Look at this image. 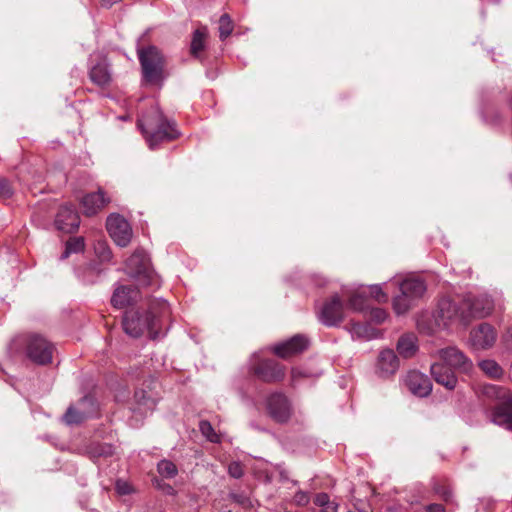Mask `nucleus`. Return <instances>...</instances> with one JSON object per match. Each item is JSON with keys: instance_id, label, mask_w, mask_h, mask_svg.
I'll use <instances>...</instances> for the list:
<instances>
[{"instance_id": "f257e3e1", "label": "nucleus", "mask_w": 512, "mask_h": 512, "mask_svg": "<svg viewBox=\"0 0 512 512\" xmlns=\"http://www.w3.org/2000/svg\"><path fill=\"white\" fill-rule=\"evenodd\" d=\"M435 356L438 361L431 364V375L436 383L448 390L455 389L457 385L456 371L469 373L472 370V361L455 346L439 349Z\"/></svg>"}, {"instance_id": "f03ea898", "label": "nucleus", "mask_w": 512, "mask_h": 512, "mask_svg": "<svg viewBox=\"0 0 512 512\" xmlns=\"http://www.w3.org/2000/svg\"><path fill=\"white\" fill-rule=\"evenodd\" d=\"M168 309L165 301L151 302L147 307H132L123 315V329L131 337L138 338L146 332L155 339L159 334L160 315Z\"/></svg>"}, {"instance_id": "7ed1b4c3", "label": "nucleus", "mask_w": 512, "mask_h": 512, "mask_svg": "<svg viewBox=\"0 0 512 512\" xmlns=\"http://www.w3.org/2000/svg\"><path fill=\"white\" fill-rule=\"evenodd\" d=\"M150 149L165 141H172L179 136L175 123L168 120L157 105L151 106L137 123Z\"/></svg>"}, {"instance_id": "20e7f679", "label": "nucleus", "mask_w": 512, "mask_h": 512, "mask_svg": "<svg viewBox=\"0 0 512 512\" xmlns=\"http://www.w3.org/2000/svg\"><path fill=\"white\" fill-rule=\"evenodd\" d=\"M137 54L143 80L148 84H161L165 79V59L161 51L156 46L149 45L139 48Z\"/></svg>"}, {"instance_id": "39448f33", "label": "nucleus", "mask_w": 512, "mask_h": 512, "mask_svg": "<svg viewBox=\"0 0 512 512\" xmlns=\"http://www.w3.org/2000/svg\"><path fill=\"white\" fill-rule=\"evenodd\" d=\"M433 319L437 329H445L455 324L466 325L468 323L463 301L457 302L450 298H442L439 301L438 307L433 314Z\"/></svg>"}, {"instance_id": "423d86ee", "label": "nucleus", "mask_w": 512, "mask_h": 512, "mask_svg": "<svg viewBox=\"0 0 512 512\" xmlns=\"http://www.w3.org/2000/svg\"><path fill=\"white\" fill-rule=\"evenodd\" d=\"M26 356L33 363L47 365L52 361L54 345L39 334H29L25 337Z\"/></svg>"}, {"instance_id": "0eeeda50", "label": "nucleus", "mask_w": 512, "mask_h": 512, "mask_svg": "<svg viewBox=\"0 0 512 512\" xmlns=\"http://www.w3.org/2000/svg\"><path fill=\"white\" fill-rule=\"evenodd\" d=\"M344 302L338 294L327 299L317 312L318 320L327 327H337L344 320Z\"/></svg>"}, {"instance_id": "6e6552de", "label": "nucleus", "mask_w": 512, "mask_h": 512, "mask_svg": "<svg viewBox=\"0 0 512 512\" xmlns=\"http://www.w3.org/2000/svg\"><path fill=\"white\" fill-rule=\"evenodd\" d=\"M266 410L268 415L280 424L288 422L292 415V406L289 399L280 392H275L267 398Z\"/></svg>"}, {"instance_id": "1a4fd4ad", "label": "nucleus", "mask_w": 512, "mask_h": 512, "mask_svg": "<svg viewBox=\"0 0 512 512\" xmlns=\"http://www.w3.org/2000/svg\"><path fill=\"white\" fill-rule=\"evenodd\" d=\"M251 372L266 383L279 382L285 377V367L273 359H262L251 367Z\"/></svg>"}, {"instance_id": "9d476101", "label": "nucleus", "mask_w": 512, "mask_h": 512, "mask_svg": "<svg viewBox=\"0 0 512 512\" xmlns=\"http://www.w3.org/2000/svg\"><path fill=\"white\" fill-rule=\"evenodd\" d=\"M106 228L113 241L120 247H126L132 238V229L128 221L119 214H111L106 221Z\"/></svg>"}, {"instance_id": "9b49d317", "label": "nucleus", "mask_w": 512, "mask_h": 512, "mask_svg": "<svg viewBox=\"0 0 512 512\" xmlns=\"http://www.w3.org/2000/svg\"><path fill=\"white\" fill-rule=\"evenodd\" d=\"M126 267L133 277H143L145 284L151 283L150 259L143 249H137L126 261Z\"/></svg>"}, {"instance_id": "f8f14e48", "label": "nucleus", "mask_w": 512, "mask_h": 512, "mask_svg": "<svg viewBox=\"0 0 512 512\" xmlns=\"http://www.w3.org/2000/svg\"><path fill=\"white\" fill-rule=\"evenodd\" d=\"M465 307L467 322L471 318H483L488 316L493 310V301L490 297L482 295L478 297L466 296L462 299Z\"/></svg>"}, {"instance_id": "ddd939ff", "label": "nucleus", "mask_w": 512, "mask_h": 512, "mask_svg": "<svg viewBox=\"0 0 512 512\" xmlns=\"http://www.w3.org/2000/svg\"><path fill=\"white\" fill-rule=\"evenodd\" d=\"M497 340L495 328L488 323H481L470 332V343L476 350L491 348Z\"/></svg>"}, {"instance_id": "4468645a", "label": "nucleus", "mask_w": 512, "mask_h": 512, "mask_svg": "<svg viewBox=\"0 0 512 512\" xmlns=\"http://www.w3.org/2000/svg\"><path fill=\"white\" fill-rule=\"evenodd\" d=\"M55 227L64 233L77 231L80 225V217L75 206L70 204L62 205L55 217Z\"/></svg>"}, {"instance_id": "2eb2a0df", "label": "nucleus", "mask_w": 512, "mask_h": 512, "mask_svg": "<svg viewBox=\"0 0 512 512\" xmlns=\"http://www.w3.org/2000/svg\"><path fill=\"white\" fill-rule=\"evenodd\" d=\"M404 382L408 390L418 397H427L432 391L429 377L416 370L408 372Z\"/></svg>"}, {"instance_id": "dca6fc26", "label": "nucleus", "mask_w": 512, "mask_h": 512, "mask_svg": "<svg viewBox=\"0 0 512 512\" xmlns=\"http://www.w3.org/2000/svg\"><path fill=\"white\" fill-rule=\"evenodd\" d=\"M140 298V291L134 285H120L113 292L111 304L115 308L122 309L137 303Z\"/></svg>"}, {"instance_id": "f3484780", "label": "nucleus", "mask_w": 512, "mask_h": 512, "mask_svg": "<svg viewBox=\"0 0 512 512\" xmlns=\"http://www.w3.org/2000/svg\"><path fill=\"white\" fill-rule=\"evenodd\" d=\"M308 344L309 341L304 335L297 334L289 340L275 345L273 352L277 356L286 359L303 352L308 347Z\"/></svg>"}, {"instance_id": "a211bd4d", "label": "nucleus", "mask_w": 512, "mask_h": 512, "mask_svg": "<svg viewBox=\"0 0 512 512\" xmlns=\"http://www.w3.org/2000/svg\"><path fill=\"white\" fill-rule=\"evenodd\" d=\"M399 369V359L392 349L382 350L377 358L376 374L381 378L394 375Z\"/></svg>"}, {"instance_id": "6ab92c4d", "label": "nucleus", "mask_w": 512, "mask_h": 512, "mask_svg": "<svg viewBox=\"0 0 512 512\" xmlns=\"http://www.w3.org/2000/svg\"><path fill=\"white\" fill-rule=\"evenodd\" d=\"M109 202L110 198L106 197L104 190L99 188L96 192L88 193L81 199L83 213L86 216L96 215Z\"/></svg>"}, {"instance_id": "aec40b11", "label": "nucleus", "mask_w": 512, "mask_h": 512, "mask_svg": "<svg viewBox=\"0 0 512 512\" xmlns=\"http://www.w3.org/2000/svg\"><path fill=\"white\" fill-rule=\"evenodd\" d=\"M491 421L512 431V398L504 400L491 411Z\"/></svg>"}, {"instance_id": "412c9836", "label": "nucleus", "mask_w": 512, "mask_h": 512, "mask_svg": "<svg viewBox=\"0 0 512 512\" xmlns=\"http://www.w3.org/2000/svg\"><path fill=\"white\" fill-rule=\"evenodd\" d=\"M135 406L132 412L140 417L146 416L149 412H152L156 407V399L151 394L143 389H138L134 393Z\"/></svg>"}, {"instance_id": "4be33fe9", "label": "nucleus", "mask_w": 512, "mask_h": 512, "mask_svg": "<svg viewBox=\"0 0 512 512\" xmlns=\"http://www.w3.org/2000/svg\"><path fill=\"white\" fill-rule=\"evenodd\" d=\"M89 77L99 87H106L111 83L112 76L106 59H101L91 66Z\"/></svg>"}, {"instance_id": "5701e85b", "label": "nucleus", "mask_w": 512, "mask_h": 512, "mask_svg": "<svg viewBox=\"0 0 512 512\" xmlns=\"http://www.w3.org/2000/svg\"><path fill=\"white\" fill-rule=\"evenodd\" d=\"M426 289L425 282L418 278H407L400 283V292L410 297L413 301L421 298Z\"/></svg>"}, {"instance_id": "b1692460", "label": "nucleus", "mask_w": 512, "mask_h": 512, "mask_svg": "<svg viewBox=\"0 0 512 512\" xmlns=\"http://www.w3.org/2000/svg\"><path fill=\"white\" fill-rule=\"evenodd\" d=\"M417 349V338L414 334L402 335L397 342V351L404 358L412 357Z\"/></svg>"}, {"instance_id": "393cba45", "label": "nucleus", "mask_w": 512, "mask_h": 512, "mask_svg": "<svg viewBox=\"0 0 512 512\" xmlns=\"http://www.w3.org/2000/svg\"><path fill=\"white\" fill-rule=\"evenodd\" d=\"M89 418V412L78 409L76 405H70L63 415V421L67 425H77Z\"/></svg>"}, {"instance_id": "a878e982", "label": "nucleus", "mask_w": 512, "mask_h": 512, "mask_svg": "<svg viewBox=\"0 0 512 512\" xmlns=\"http://www.w3.org/2000/svg\"><path fill=\"white\" fill-rule=\"evenodd\" d=\"M352 338L357 339H370L372 337L373 329L368 324H361L359 322H350L347 326Z\"/></svg>"}, {"instance_id": "bb28decb", "label": "nucleus", "mask_w": 512, "mask_h": 512, "mask_svg": "<svg viewBox=\"0 0 512 512\" xmlns=\"http://www.w3.org/2000/svg\"><path fill=\"white\" fill-rule=\"evenodd\" d=\"M393 309L397 315H402L407 313L412 306L415 304L410 297L400 292L399 295L393 298Z\"/></svg>"}, {"instance_id": "cd10ccee", "label": "nucleus", "mask_w": 512, "mask_h": 512, "mask_svg": "<svg viewBox=\"0 0 512 512\" xmlns=\"http://www.w3.org/2000/svg\"><path fill=\"white\" fill-rule=\"evenodd\" d=\"M206 32L203 29H196L192 36L190 52L195 58L200 57V52L205 47Z\"/></svg>"}, {"instance_id": "c85d7f7f", "label": "nucleus", "mask_w": 512, "mask_h": 512, "mask_svg": "<svg viewBox=\"0 0 512 512\" xmlns=\"http://www.w3.org/2000/svg\"><path fill=\"white\" fill-rule=\"evenodd\" d=\"M481 370L493 379H499L503 375V369L494 360H483L479 363Z\"/></svg>"}, {"instance_id": "c756f323", "label": "nucleus", "mask_w": 512, "mask_h": 512, "mask_svg": "<svg viewBox=\"0 0 512 512\" xmlns=\"http://www.w3.org/2000/svg\"><path fill=\"white\" fill-rule=\"evenodd\" d=\"M75 405L78 409L89 412V418L95 417L98 414V404L91 395H85Z\"/></svg>"}, {"instance_id": "7c9ffc66", "label": "nucleus", "mask_w": 512, "mask_h": 512, "mask_svg": "<svg viewBox=\"0 0 512 512\" xmlns=\"http://www.w3.org/2000/svg\"><path fill=\"white\" fill-rule=\"evenodd\" d=\"M85 243L83 237L71 238L66 242L65 251L61 255V259H66L71 253H79L84 250Z\"/></svg>"}, {"instance_id": "2f4dec72", "label": "nucleus", "mask_w": 512, "mask_h": 512, "mask_svg": "<svg viewBox=\"0 0 512 512\" xmlns=\"http://www.w3.org/2000/svg\"><path fill=\"white\" fill-rule=\"evenodd\" d=\"M157 471L162 477L167 479L174 478L178 474L177 466L167 459L158 462Z\"/></svg>"}, {"instance_id": "473e14b6", "label": "nucleus", "mask_w": 512, "mask_h": 512, "mask_svg": "<svg viewBox=\"0 0 512 512\" xmlns=\"http://www.w3.org/2000/svg\"><path fill=\"white\" fill-rule=\"evenodd\" d=\"M88 450L93 458L108 457L113 454V447L109 444L92 443Z\"/></svg>"}, {"instance_id": "72a5a7b5", "label": "nucleus", "mask_w": 512, "mask_h": 512, "mask_svg": "<svg viewBox=\"0 0 512 512\" xmlns=\"http://www.w3.org/2000/svg\"><path fill=\"white\" fill-rule=\"evenodd\" d=\"M347 306L357 312H363L368 309L367 299L360 293L351 295L348 299Z\"/></svg>"}, {"instance_id": "f704fd0d", "label": "nucleus", "mask_w": 512, "mask_h": 512, "mask_svg": "<svg viewBox=\"0 0 512 512\" xmlns=\"http://www.w3.org/2000/svg\"><path fill=\"white\" fill-rule=\"evenodd\" d=\"M199 430L204 437L212 443H219L220 437L216 434L213 426L207 420H202L199 423Z\"/></svg>"}, {"instance_id": "c9c22d12", "label": "nucleus", "mask_w": 512, "mask_h": 512, "mask_svg": "<svg viewBox=\"0 0 512 512\" xmlns=\"http://www.w3.org/2000/svg\"><path fill=\"white\" fill-rule=\"evenodd\" d=\"M433 491L442 498L446 503H452L453 502V492L450 488V486L444 484L435 482L433 484Z\"/></svg>"}, {"instance_id": "e433bc0d", "label": "nucleus", "mask_w": 512, "mask_h": 512, "mask_svg": "<svg viewBox=\"0 0 512 512\" xmlns=\"http://www.w3.org/2000/svg\"><path fill=\"white\" fill-rule=\"evenodd\" d=\"M233 30L232 21L228 14H223L219 19V37L220 39H226Z\"/></svg>"}, {"instance_id": "4c0bfd02", "label": "nucleus", "mask_w": 512, "mask_h": 512, "mask_svg": "<svg viewBox=\"0 0 512 512\" xmlns=\"http://www.w3.org/2000/svg\"><path fill=\"white\" fill-rule=\"evenodd\" d=\"M482 392L485 396L496 399H504L506 396V390L502 387L487 384L483 386Z\"/></svg>"}, {"instance_id": "58836bf2", "label": "nucleus", "mask_w": 512, "mask_h": 512, "mask_svg": "<svg viewBox=\"0 0 512 512\" xmlns=\"http://www.w3.org/2000/svg\"><path fill=\"white\" fill-rule=\"evenodd\" d=\"M95 252L100 261L109 262L112 259V252L110 247L104 241H99L95 246Z\"/></svg>"}, {"instance_id": "ea45409f", "label": "nucleus", "mask_w": 512, "mask_h": 512, "mask_svg": "<svg viewBox=\"0 0 512 512\" xmlns=\"http://www.w3.org/2000/svg\"><path fill=\"white\" fill-rule=\"evenodd\" d=\"M369 291L370 296L379 303L386 302L388 299L387 294L383 292L382 287L380 285H372Z\"/></svg>"}, {"instance_id": "a19ab883", "label": "nucleus", "mask_w": 512, "mask_h": 512, "mask_svg": "<svg viewBox=\"0 0 512 512\" xmlns=\"http://www.w3.org/2000/svg\"><path fill=\"white\" fill-rule=\"evenodd\" d=\"M387 316V312L382 308L370 309V319L377 324L383 323L386 320Z\"/></svg>"}, {"instance_id": "79ce46f5", "label": "nucleus", "mask_w": 512, "mask_h": 512, "mask_svg": "<svg viewBox=\"0 0 512 512\" xmlns=\"http://www.w3.org/2000/svg\"><path fill=\"white\" fill-rule=\"evenodd\" d=\"M228 474L235 479L241 478L244 474L242 464L238 461L231 462L228 465Z\"/></svg>"}, {"instance_id": "37998d69", "label": "nucleus", "mask_w": 512, "mask_h": 512, "mask_svg": "<svg viewBox=\"0 0 512 512\" xmlns=\"http://www.w3.org/2000/svg\"><path fill=\"white\" fill-rule=\"evenodd\" d=\"M12 194L13 191L9 182L4 178H0V197L3 199H8L12 196Z\"/></svg>"}, {"instance_id": "c03bdc74", "label": "nucleus", "mask_w": 512, "mask_h": 512, "mask_svg": "<svg viewBox=\"0 0 512 512\" xmlns=\"http://www.w3.org/2000/svg\"><path fill=\"white\" fill-rule=\"evenodd\" d=\"M115 489L120 495H128L132 492L131 485L124 480H117L115 484Z\"/></svg>"}, {"instance_id": "a18cd8bd", "label": "nucleus", "mask_w": 512, "mask_h": 512, "mask_svg": "<svg viewBox=\"0 0 512 512\" xmlns=\"http://www.w3.org/2000/svg\"><path fill=\"white\" fill-rule=\"evenodd\" d=\"M312 374L300 368H293L291 371V379L294 383L298 382L302 378H309Z\"/></svg>"}, {"instance_id": "49530a36", "label": "nucleus", "mask_w": 512, "mask_h": 512, "mask_svg": "<svg viewBox=\"0 0 512 512\" xmlns=\"http://www.w3.org/2000/svg\"><path fill=\"white\" fill-rule=\"evenodd\" d=\"M230 497L234 502L243 507H249L251 505L250 499L243 493H232Z\"/></svg>"}, {"instance_id": "de8ad7c7", "label": "nucleus", "mask_w": 512, "mask_h": 512, "mask_svg": "<svg viewBox=\"0 0 512 512\" xmlns=\"http://www.w3.org/2000/svg\"><path fill=\"white\" fill-rule=\"evenodd\" d=\"M314 503L317 506L327 507V509H329L330 508V506H329L330 505L329 495L327 493H318L315 496Z\"/></svg>"}, {"instance_id": "09e8293b", "label": "nucleus", "mask_w": 512, "mask_h": 512, "mask_svg": "<svg viewBox=\"0 0 512 512\" xmlns=\"http://www.w3.org/2000/svg\"><path fill=\"white\" fill-rule=\"evenodd\" d=\"M294 502L298 505V506H305L309 503V496L306 492L302 491V490H299L295 493L294 497Z\"/></svg>"}, {"instance_id": "8fccbe9b", "label": "nucleus", "mask_w": 512, "mask_h": 512, "mask_svg": "<svg viewBox=\"0 0 512 512\" xmlns=\"http://www.w3.org/2000/svg\"><path fill=\"white\" fill-rule=\"evenodd\" d=\"M427 512H445V507L442 504L432 503L427 505Z\"/></svg>"}, {"instance_id": "3c124183", "label": "nucleus", "mask_w": 512, "mask_h": 512, "mask_svg": "<svg viewBox=\"0 0 512 512\" xmlns=\"http://www.w3.org/2000/svg\"><path fill=\"white\" fill-rule=\"evenodd\" d=\"M484 120L492 125H497L502 121V116L497 114L495 117L490 118L488 112L484 113Z\"/></svg>"}, {"instance_id": "603ef678", "label": "nucleus", "mask_w": 512, "mask_h": 512, "mask_svg": "<svg viewBox=\"0 0 512 512\" xmlns=\"http://www.w3.org/2000/svg\"><path fill=\"white\" fill-rule=\"evenodd\" d=\"M159 487L168 495L175 494V489L170 484L164 483L163 485H159Z\"/></svg>"}, {"instance_id": "864d4df0", "label": "nucleus", "mask_w": 512, "mask_h": 512, "mask_svg": "<svg viewBox=\"0 0 512 512\" xmlns=\"http://www.w3.org/2000/svg\"><path fill=\"white\" fill-rule=\"evenodd\" d=\"M505 342L508 348L512 349V328L508 329L507 334L505 336Z\"/></svg>"}, {"instance_id": "5fc2aeb1", "label": "nucleus", "mask_w": 512, "mask_h": 512, "mask_svg": "<svg viewBox=\"0 0 512 512\" xmlns=\"http://www.w3.org/2000/svg\"><path fill=\"white\" fill-rule=\"evenodd\" d=\"M315 283H316L317 286H324L326 281L324 280L323 277L317 276L316 279H315Z\"/></svg>"}, {"instance_id": "6e6d98bb", "label": "nucleus", "mask_w": 512, "mask_h": 512, "mask_svg": "<svg viewBox=\"0 0 512 512\" xmlns=\"http://www.w3.org/2000/svg\"><path fill=\"white\" fill-rule=\"evenodd\" d=\"M332 505H333V506L331 507V509H332V512H336V509H337V505H334L333 503H332Z\"/></svg>"}, {"instance_id": "4d7b16f0", "label": "nucleus", "mask_w": 512, "mask_h": 512, "mask_svg": "<svg viewBox=\"0 0 512 512\" xmlns=\"http://www.w3.org/2000/svg\"><path fill=\"white\" fill-rule=\"evenodd\" d=\"M509 106L512 109V97L509 99Z\"/></svg>"}, {"instance_id": "13d9d810", "label": "nucleus", "mask_w": 512, "mask_h": 512, "mask_svg": "<svg viewBox=\"0 0 512 512\" xmlns=\"http://www.w3.org/2000/svg\"><path fill=\"white\" fill-rule=\"evenodd\" d=\"M321 512H328V511H327V510H323V511H321Z\"/></svg>"}]
</instances>
